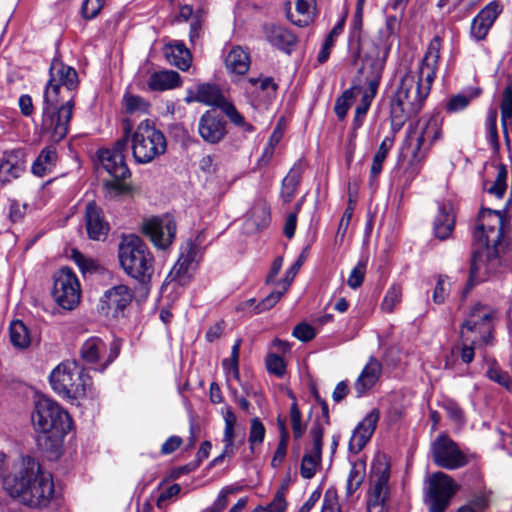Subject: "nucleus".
<instances>
[{"label":"nucleus","mask_w":512,"mask_h":512,"mask_svg":"<svg viewBox=\"0 0 512 512\" xmlns=\"http://www.w3.org/2000/svg\"><path fill=\"white\" fill-rule=\"evenodd\" d=\"M78 86V74L70 66L54 60L50 66V79L44 91L41 129L53 143L64 139L74 108L73 91Z\"/></svg>","instance_id":"f257e3e1"},{"label":"nucleus","mask_w":512,"mask_h":512,"mask_svg":"<svg viewBox=\"0 0 512 512\" xmlns=\"http://www.w3.org/2000/svg\"><path fill=\"white\" fill-rule=\"evenodd\" d=\"M4 490L23 505L43 508L54 495V483L36 459L21 456L13 461L11 474L4 479Z\"/></svg>","instance_id":"f03ea898"},{"label":"nucleus","mask_w":512,"mask_h":512,"mask_svg":"<svg viewBox=\"0 0 512 512\" xmlns=\"http://www.w3.org/2000/svg\"><path fill=\"white\" fill-rule=\"evenodd\" d=\"M432 84L406 73L400 80L399 86L390 102V123L393 134L401 130L405 122L422 109Z\"/></svg>","instance_id":"7ed1b4c3"},{"label":"nucleus","mask_w":512,"mask_h":512,"mask_svg":"<svg viewBox=\"0 0 512 512\" xmlns=\"http://www.w3.org/2000/svg\"><path fill=\"white\" fill-rule=\"evenodd\" d=\"M118 258L125 273L132 278L147 283L154 273V257L143 240L130 234L119 244Z\"/></svg>","instance_id":"20e7f679"},{"label":"nucleus","mask_w":512,"mask_h":512,"mask_svg":"<svg viewBox=\"0 0 512 512\" xmlns=\"http://www.w3.org/2000/svg\"><path fill=\"white\" fill-rule=\"evenodd\" d=\"M31 418L35 429L48 435L56 446L72 426L70 415L57 402L47 397L36 401Z\"/></svg>","instance_id":"39448f33"},{"label":"nucleus","mask_w":512,"mask_h":512,"mask_svg":"<svg viewBox=\"0 0 512 512\" xmlns=\"http://www.w3.org/2000/svg\"><path fill=\"white\" fill-rule=\"evenodd\" d=\"M52 389L62 398L79 399L87 394L92 382L84 369L74 361L58 364L50 373Z\"/></svg>","instance_id":"423d86ee"},{"label":"nucleus","mask_w":512,"mask_h":512,"mask_svg":"<svg viewBox=\"0 0 512 512\" xmlns=\"http://www.w3.org/2000/svg\"><path fill=\"white\" fill-rule=\"evenodd\" d=\"M497 311L491 306L475 304L461 325V338L479 346H491Z\"/></svg>","instance_id":"0eeeda50"},{"label":"nucleus","mask_w":512,"mask_h":512,"mask_svg":"<svg viewBox=\"0 0 512 512\" xmlns=\"http://www.w3.org/2000/svg\"><path fill=\"white\" fill-rule=\"evenodd\" d=\"M132 156L136 163L147 164L164 154L167 141L163 132L149 121H141L135 131L129 136Z\"/></svg>","instance_id":"6e6552de"},{"label":"nucleus","mask_w":512,"mask_h":512,"mask_svg":"<svg viewBox=\"0 0 512 512\" xmlns=\"http://www.w3.org/2000/svg\"><path fill=\"white\" fill-rule=\"evenodd\" d=\"M396 24L395 17L387 18L385 26L379 30V43L364 57L362 69L367 73V88L378 90Z\"/></svg>","instance_id":"1a4fd4ad"},{"label":"nucleus","mask_w":512,"mask_h":512,"mask_svg":"<svg viewBox=\"0 0 512 512\" xmlns=\"http://www.w3.org/2000/svg\"><path fill=\"white\" fill-rule=\"evenodd\" d=\"M391 490L390 465L385 458H378L371 465L366 493L367 512H388Z\"/></svg>","instance_id":"9d476101"},{"label":"nucleus","mask_w":512,"mask_h":512,"mask_svg":"<svg viewBox=\"0 0 512 512\" xmlns=\"http://www.w3.org/2000/svg\"><path fill=\"white\" fill-rule=\"evenodd\" d=\"M441 138V123L437 116L420 119L407 133L406 145L411 149L413 164L422 162L433 144Z\"/></svg>","instance_id":"9b49d317"},{"label":"nucleus","mask_w":512,"mask_h":512,"mask_svg":"<svg viewBox=\"0 0 512 512\" xmlns=\"http://www.w3.org/2000/svg\"><path fill=\"white\" fill-rule=\"evenodd\" d=\"M426 483L424 500L429 512H445L459 485L443 472L433 473Z\"/></svg>","instance_id":"f8f14e48"},{"label":"nucleus","mask_w":512,"mask_h":512,"mask_svg":"<svg viewBox=\"0 0 512 512\" xmlns=\"http://www.w3.org/2000/svg\"><path fill=\"white\" fill-rule=\"evenodd\" d=\"M473 238L477 245L503 249V218L501 213L497 210L482 209L476 220Z\"/></svg>","instance_id":"ddd939ff"},{"label":"nucleus","mask_w":512,"mask_h":512,"mask_svg":"<svg viewBox=\"0 0 512 512\" xmlns=\"http://www.w3.org/2000/svg\"><path fill=\"white\" fill-rule=\"evenodd\" d=\"M503 249L478 245L473 252L468 277V289L485 281L500 267V252Z\"/></svg>","instance_id":"4468645a"},{"label":"nucleus","mask_w":512,"mask_h":512,"mask_svg":"<svg viewBox=\"0 0 512 512\" xmlns=\"http://www.w3.org/2000/svg\"><path fill=\"white\" fill-rule=\"evenodd\" d=\"M124 134L117 140L112 149H102L98 157L103 168L116 179H125L130 176V171L125 162L124 152L129 143V133L131 132V123L129 120L123 123Z\"/></svg>","instance_id":"2eb2a0df"},{"label":"nucleus","mask_w":512,"mask_h":512,"mask_svg":"<svg viewBox=\"0 0 512 512\" xmlns=\"http://www.w3.org/2000/svg\"><path fill=\"white\" fill-rule=\"evenodd\" d=\"M52 296L65 310H72L79 304L80 283L72 269L63 267L54 274Z\"/></svg>","instance_id":"dca6fc26"},{"label":"nucleus","mask_w":512,"mask_h":512,"mask_svg":"<svg viewBox=\"0 0 512 512\" xmlns=\"http://www.w3.org/2000/svg\"><path fill=\"white\" fill-rule=\"evenodd\" d=\"M186 103L199 102L208 106L220 108L230 121H240L236 107L223 95L215 84H200L195 89L187 91Z\"/></svg>","instance_id":"f3484780"},{"label":"nucleus","mask_w":512,"mask_h":512,"mask_svg":"<svg viewBox=\"0 0 512 512\" xmlns=\"http://www.w3.org/2000/svg\"><path fill=\"white\" fill-rule=\"evenodd\" d=\"M431 455L439 467L455 470L465 466L469 460L458 445L446 435H440L431 445Z\"/></svg>","instance_id":"a211bd4d"},{"label":"nucleus","mask_w":512,"mask_h":512,"mask_svg":"<svg viewBox=\"0 0 512 512\" xmlns=\"http://www.w3.org/2000/svg\"><path fill=\"white\" fill-rule=\"evenodd\" d=\"M82 359L90 364H99V370L103 371L110 365L119 354V345L112 342L109 346L97 336L87 339L81 347Z\"/></svg>","instance_id":"6ab92c4d"},{"label":"nucleus","mask_w":512,"mask_h":512,"mask_svg":"<svg viewBox=\"0 0 512 512\" xmlns=\"http://www.w3.org/2000/svg\"><path fill=\"white\" fill-rule=\"evenodd\" d=\"M142 231L157 248L166 249L175 238L176 223L170 215L152 217L144 221Z\"/></svg>","instance_id":"aec40b11"},{"label":"nucleus","mask_w":512,"mask_h":512,"mask_svg":"<svg viewBox=\"0 0 512 512\" xmlns=\"http://www.w3.org/2000/svg\"><path fill=\"white\" fill-rule=\"evenodd\" d=\"M197 252L198 248L195 244L192 242L186 243V245L181 248L180 256L165 281L168 284L176 283L180 286L186 285L192 277V271L196 268Z\"/></svg>","instance_id":"412c9836"},{"label":"nucleus","mask_w":512,"mask_h":512,"mask_svg":"<svg viewBox=\"0 0 512 512\" xmlns=\"http://www.w3.org/2000/svg\"><path fill=\"white\" fill-rule=\"evenodd\" d=\"M134 292L124 284L115 285L106 290L100 299V308L106 314L117 316L132 302Z\"/></svg>","instance_id":"4be33fe9"},{"label":"nucleus","mask_w":512,"mask_h":512,"mask_svg":"<svg viewBox=\"0 0 512 512\" xmlns=\"http://www.w3.org/2000/svg\"><path fill=\"white\" fill-rule=\"evenodd\" d=\"M502 10V4L497 0L491 1L484 6L471 22V37L476 41L484 40L493 24L502 13Z\"/></svg>","instance_id":"5701e85b"},{"label":"nucleus","mask_w":512,"mask_h":512,"mask_svg":"<svg viewBox=\"0 0 512 512\" xmlns=\"http://www.w3.org/2000/svg\"><path fill=\"white\" fill-rule=\"evenodd\" d=\"M310 436L312 448L304 454L300 466V474L305 479L313 478L321 463L323 428L319 423L312 426Z\"/></svg>","instance_id":"b1692460"},{"label":"nucleus","mask_w":512,"mask_h":512,"mask_svg":"<svg viewBox=\"0 0 512 512\" xmlns=\"http://www.w3.org/2000/svg\"><path fill=\"white\" fill-rule=\"evenodd\" d=\"M84 223L89 239L95 241L106 239L110 226L103 210L94 201L88 202L85 206Z\"/></svg>","instance_id":"393cba45"},{"label":"nucleus","mask_w":512,"mask_h":512,"mask_svg":"<svg viewBox=\"0 0 512 512\" xmlns=\"http://www.w3.org/2000/svg\"><path fill=\"white\" fill-rule=\"evenodd\" d=\"M380 418L378 409L370 411L364 419L356 426L349 441V450L352 453H359L369 442Z\"/></svg>","instance_id":"a878e982"},{"label":"nucleus","mask_w":512,"mask_h":512,"mask_svg":"<svg viewBox=\"0 0 512 512\" xmlns=\"http://www.w3.org/2000/svg\"><path fill=\"white\" fill-rule=\"evenodd\" d=\"M198 132L205 142L219 143L226 134L225 122L213 111H206L199 119Z\"/></svg>","instance_id":"bb28decb"},{"label":"nucleus","mask_w":512,"mask_h":512,"mask_svg":"<svg viewBox=\"0 0 512 512\" xmlns=\"http://www.w3.org/2000/svg\"><path fill=\"white\" fill-rule=\"evenodd\" d=\"M441 39L435 36L429 43L425 56L421 62L419 75L421 80L432 84L438 67L440 58Z\"/></svg>","instance_id":"cd10ccee"},{"label":"nucleus","mask_w":512,"mask_h":512,"mask_svg":"<svg viewBox=\"0 0 512 512\" xmlns=\"http://www.w3.org/2000/svg\"><path fill=\"white\" fill-rule=\"evenodd\" d=\"M224 64L229 74L243 76L248 72L251 65L250 53L242 46H232L225 55Z\"/></svg>","instance_id":"c85d7f7f"},{"label":"nucleus","mask_w":512,"mask_h":512,"mask_svg":"<svg viewBox=\"0 0 512 512\" xmlns=\"http://www.w3.org/2000/svg\"><path fill=\"white\" fill-rule=\"evenodd\" d=\"M381 373V363L375 357H370L354 383L357 397L363 396L370 390L379 380Z\"/></svg>","instance_id":"c756f323"},{"label":"nucleus","mask_w":512,"mask_h":512,"mask_svg":"<svg viewBox=\"0 0 512 512\" xmlns=\"http://www.w3.org/2000/svg\"><path fill=\"white\" fill-rule=\"evenodd\" d=\"M455 227V213L451 203H443L433 222V231L439 240L448 239Z\"/></svg>","instance_id":"7c9ffc66"},{"label":"nucleus","mask_w":512,"mask_h":512,"mask_svg":"<svg viewBox=\"0 0 512 512\" xmlns=\"http://www.w3.org/2000/svg\"><path fill=\"white\" fill-rule=\"evenodd\" d=\"M25 169L21 151L5 152L0 161V180L10 182L20 177Z\"/></svg>","instance_id":"2f4dec72"},{"label":"nucleus","mask_w":512,"mask_h":512,"mask_svg":"<svg viewBox=\"0 0 512 512\" xmlns=\"http://www.w3.org/2000/svg\"><path fill=\"white\" fill-rule=\"evenodd\" d=\"M164 54L167 61L180 70L185 71L191 65V53L182 41H173L167 44L164 47Z\"/></svg>","instance_id":"473e14b6"},{"label":"nucleus","mask_w":512,"mask_h":512,"mask_svg":"<svg viewBox=\"0 0 512 512\" xmlns=\"http://www.w3.org/2000/svg\"><path fill=\"white\" fill-rule=\"evenodd\" d=\"M181 84L180 75L176 71L163 70L154 72L147 82L152 91H165L174 89Z\"/></svg>","instance_id":"72a5a7b5"},{"label":"nucleus","mask_w":512,"mask_h":512,"mask_svg":"<svg viewBox=\"0 0 512 512\" xmlns=\"http://www.w3.org/2000/svg\"><path fill=\"white\" fill-rule=\"evenodd\" d=\"M266 37L273 46L287 53H290L296 44L295 35L290 30L281 26H271L268 28Z\"/></svg>","instance_id":"f704fd0d"},{"label":"nucleus","mask_w":512,"mask_h":512,"mask_svg":"<svg viewBox=\"0 0 512 512\" xmlns=\"http://www.w3.org/2000/svg\"><path fill=\"white\" fill-rule=\"evenodd\" d=\"M303 172V164L297 162L282 181L280 196L284 203H290L297 192Z\"/></svg>","instance_id":"c9c22d12"},{"label":"nucleus","mask_w":512,"mask_h":512,"mask_svg":"<svg viewBox=\"0 0 512 512\" xmlns=\"http://www.w3.org/2000/svg\"><path fill=\"white\" fill-rule=\"evenodd\" d=\"M57 161V151L54 145L45 147L32 164L31 171L38 177L52 172Z\"/></svg>","instance_id":"e433bc0d"},{"label":"nucleus","mask_w":512,"mask_h":512,"mask_svg":"<svg viewBox=\"0 0 512 512\" xmlns=\"http://www.w3.org/2000/svg\"><path fill=\"white\" fill-rule=\"evenodd\" d=\"M365 475L366 469L363 462H356L352 464L345 487V494L348 499L353 498L354 494L361 487L364 482Z\"/></svg>","instance_id":"4c0bfd02"},{"label":"nucleus","mask_w":512,"mask_h":512,"mask_svg":"<svg viewBox=\"0 0 512 512\" xmlns=\"http://www.w3.org/2000/svg\"><path fill=\"white\" fill-rule=\"evenodd\" d=\"M494 168L496 170L495 180L492 183L484 182V189L489 194L501 199L507 189V170L503 164L494 165Z\"/></svg>","instance_id":"58836bf2"},{"label":"nucleus","mask_w":512,"mask_h":512,"mask_svg":"<svg viewBox=\"0 0 512 512\" xmlns=\"http://www.w3.org/2000/svg\"><path fill=\"white\" fill-rule=\"evenodd\" d=\"M10 342L19 349H25L30 345L31 339L28 328L20 320L12 321L9 328Z\"/></svg>","instance_id":"ea45409f"},{"label":"nucleus","mask_w":512,"mask_h":512,"mask_svg":"<svg viewBox=\"0 0 512 512\" xmlns=\"http://www.w3.org/2000/svg\"><path fill=\"white\" fill-rule=\"evenodd\" d=\"M361 88L359 86H353L346 89L337 99L334 106L335 114L339 120H343L350 107L352 106L356 96L360 93Z\"/></svg>","instance_id":"a19ab883"},{"label":"nucleus","mask_w":512,"mask_h":512,"mask_svg":"<svg viewBox=\"0 0 512 512\" xmlns=\"http://www.w3.org/2000/svg\"><path fill=\"white\" fill-rule=\"evenodd\" d=\"M393 143H394V136H387L382 140L378 150L376 151V153L373 157L371 170H370L371 177L375 178L381 173L383 163H384L385 159L387 158V155H388L390 149L392 148Z\"/></svg>","instance_id":"79ce46f5"},{"label":"nucleus","mask_w":512,"mask_h":512,"mask_svg":"<svg viewBox=\"0 0 512 512\" xmlns=\"http://www.w3.org/2000/svg\"><path fill=\"white\" fill-rule=\"evenodd\" d=\"M313 10V0H295V11L298 18L294 19V15L291 14V21L299 27L307 26L312 20Z\"/></svg>","instance_id":"37998d69"},{"label":"nucleus","mask_w":512,"mask_h":512,"mask_svg":"<svg viewBox=\"0 0 512 512\" xmlns=\"http://www.w3.org/2000/svg\"><path fill=\"white\" fill-rule=\"evenodd\" d=\"M378 90H372L371 88H366L362 94L360 103L356 106L355 116L353 120V128L358 129L363 122L364 117L366 116L373 99L375 98Z\"/></svg>","instance_id":"c03bdc74"},{"label":"nucleus","mask_w":512,"mask_h":512,"mask_svg":"<svg viewBox=\"0 0 512 512\" xmlns=\"http://www.w3.org/2000/svg\"><path fill=\"white\" fill-rule=\"evenodd\" d=\"M491 491L485 486H480L469 493V500L466 505H470L475 511H484L490 505Z\"/></svg>","instance_id":"a18cd8bd"},{"label":"nucleus","mask_w":512,"mask_h":512,"mask_svg":"<svg viewBox=\"0 0 512 512\" xmlns=\"http://www.w3.org/2000/svg\"><path fill=\"white\" fill-rule=\"evenodd\" d=\"M402 301V287L399 284H392L385 293L381 303V310L392 313L396 306Z\"/></svg>","instance_id":"49530a36"},{"label":"nucleus","mask_w":512,"mask_h":512,"mask_svg":"<svg viewBox=\"0 0 512 512\" xmlns=\"http://www.w3.org/2000/svg\"><path fill=\"white\" fill-rule=\"evenodd\" d=\"M124 107L127 113L129 114H145L148 113L149 103L145 101L142 97L125 94L123 97Z\"/></svg>","instance_id":"de8ad7c7"},{"label":"nucleus","mask_w":512,"mask_h":512,"mask_svg":"<svg viewBox=\"0 0 512 512\" xmlns=\"http://www.w3.org/2000/svg\"><path fill=\"white\" fill-rule=\"evenodd\" d=\"M266 429L261 420L258 417H255L250 422L249 429V437L248 442L250 444V449L253 452L254 447L263 443L265 439Z\"/></svg>","instance_id":"09e8293b"},{"label":"nucleus","mask_w":512,"mask_h":512,"mask_svg":"<svg viewBox=\"0 0 512 512\" xmlns=\"http://www.w3.org/2000/svg\"><path fill=\"white\" fill-rule=\"evenodd\" d=\"M223 419L225 422L223 442H227V447L230 449L231 440L235 437V425L237 423V417L230 407H226L223 411Z\"/></svg>","instance_id":"8fccbe9b"},{"label":"nucleus","mask_w":512,"mask_h":512,"mask_svg":"<svg viewBox=\"0 0 512 512\" xmlns=\"http://www.w3.org/2000/svg\"><path fill=\"white\" fill-rule=\"evenodd\" d=\"M487 377L505 387L507 390L512 391V380L506 371L500 369L494 361L487 370Z\"/></svg>","instance_id":"3c124183"},{"label":"nucleus","mask_w":512,"mask_h":512,"mask_svg":"<svg viewBox=\"0 0 512 512\" xmlns=\"http://www.w3.org/2000/svg\"><path fill=\"white\" fill-rule=\"evenodd\" d=\"M487 133H488V141L492 145L494 150L499 149V138L497 132V110L491 109L488 112L487 119Z\"/></svg>","instance_id":"603ef678"},{"label":"nucleus","mask_w":512,"mask_h":512,"mask_svg":"<svg viewBox=\"0 0 512 512\" xmlns=\"http://www.w3.org/2000/svg\"><path fill=\"white\" fill-rule=\"evenodd\" d=\"M451 288V282L447 276H439L433 292V302L442 304L446 300Z\"/></svg>","instance_id":"864d4df0"},{"label":"nucleus","mask_w":512,"mask_h":512,"mask_svg":"<svg viewBox=\"0 0 512 512\" xmlns=\"http://www.w3.org/2000/svg\"><path fill=\"white\" fill-rule=\"evenodd\" d=\"M270 215L269 211L265 206L255 207L252 210V217L247 221V224H253L255 228L262 229L266 227L269 223Z\"/></svg>","instance_id":"5fc2aeb1"},{"label":"nucleus","mask_w":512,"mask_h":512,"mask_svg":"<svg viewBox=\"0 0 512 512\" xmlns=\"http://www.w3.org/2000/svg\"><path fill=\"white\" fill-rule=\"evenodd\" d=\"M321 512H342L338 501L337 491L335 489L329 488L326 490L323 497Z\"/></svg>","instance_id":"6e6d98bb"},{"label":"nucleus","mask_w":512,"mask_h":512,"mask_svg":"<svg viewBox=\"0 0 512 512\" xmlns=\"http://www.w3.org/2000/svg\"><path fill=\"white\" fill-rule=\"evenodd\" d=\"M285 292L286 291H284L283 288L281 290L272 291L267 297H265L257 305L254 306V313L259 314L271 309L280 300Z\"/></svg>","instance_id":"4d7b16f0"},{"label":"nucleus","mask_w":512,"mask_h":512,"mask_svg":"<svg viewBox=\"0 0 512 512\" xmlns=\"http://www.w3.org/2000/svg\"><path fill=\"white\" fill-rule=\"evenodd\" d=\"M290 420L294 438H301L305 431V427L302 425L301 412L296 402L292 403L290 407Z\"/></svg>","instance_id":"13d9d810"},{"label":"nucleus","mask_w":512,"mask_h":512,"mask_svg":"<svg viewBox=\"0 0 512 512\" xmlns=\"http://www.w3.org/2000/svg\"><path fill=\"white\" fill-rule=\"evenodd\" d=\"M285 493L286 487L282 485L275 493L271 503L265 506L266 512H284L287 506Z\"/></svg>","instance_id":"bf43d9fd"},{"label":"nucleus","mask_w":512,"mask_h":512,"mask_svg":"<svg viewBox=\"0 0 512 512\" xmlns=\"http://www.w3.org/2000/svg\"><path fill=\"white\" fill-rule=\"evenodd\" d=\"M266 367L270 373L278 377H281L285 374L286 366L284 360L277 354L270 353L267 356Z\"/></svg>","instance_id":"052dcab7"},{"label":"nucleus","mask_w":512,"mask_h":512,"mask_svg":"<svg viewBox=\"0 0 512 512\" xmlns=\"http://www.w3.org/2000/svg\"><path fill=\"white\" fill-rule=\"evenodd\" d=\"M366 270V264L362 261L358 262L357 265L351 270L347 280V284L352 289L359 288L364 280Z\"/></svg>","instance_id":"680f3d73"},{"label":"nucleus","mask_w":512,"mask_h":512,"mask_svg":"<svg viewBox=\"0 0 512 512\" xmlns=\"http://www.w3.org/2000/svg\"><path fill=\"white\" fill-rule=\"evenodd\" d=\"M233 492V489L229 487L223 488L213 504L201 512H222L228 504V495Z\"/></svg>","instance_id":"e2e57ef3"},{"label":"nucleus","mask_w":512,"mask_h":512,"mask_svg":"<svg viewBox=\"0 0 512 512\" xmlns=\"http://www.w3.org/2000/svg\"><path fill=\"white\" fill-rule=\"evenodd\" d=\"M248 82L252 86L259 87L260 90L267 92L268 95H270V93L275 94L278 88V85L271 77H251L248 79Z\"/></svg>","instance_id":"0e129e2a"},{"label":"nucleus","mask_w":512,"mask_h":512,"mask_svg":"<svg viewBox=\"0 0 512 512\" xmlns=\"http://www.w3.org/2000/svg\"><path fill=\"white\" fill-rule=\"evenodd\" d=\"M203 16L201 13H196L190 23L189 41L191 45L195 46L202 35Z\"/></svg>","instance_id":"69168bd1"},{"label":"nucleus","mask_w":512,"mask_h":512,"mask_svg":"<svg viewBox=\"0 0 512 512\" xmlns=\"http://www.w3.org/2000/svg\"><path fill=\"white\" fill-rule=\"evenodd\" d=\"M352 215H353V208L351 206H348L345 209V211L340 219L339 225H338V229H337L336 237H335V241L337 243L338 242L341 243L343 241V239L346 235L348 226L350 224Z\"/></svg>","instance_id":"338daca9"},{"label":"nucleus","mask_w":512,"mask_h":512,"mask_svg":"<svg viewBox=\"0 0 512 512\" xmlns=\"http://www.w3.org/2000/svg\"><path fill=\"white\" fill-rule=\"evenodd\" d=\"M104 6L96 0H85L81 7L82 16L91 20L95 18Z\"/></svg>","instance_id":"774afa93"}]
</instances>
